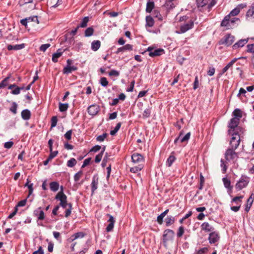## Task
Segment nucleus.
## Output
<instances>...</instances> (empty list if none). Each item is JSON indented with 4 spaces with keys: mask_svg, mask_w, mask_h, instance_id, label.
I'll list each match as a JSON object with an SVG mask.
<instances>
[{
    "mask_svg": "<svg viewBox=\"0 0 254 254\" xmlns=\"http://www.w3.org/2000/svg\"><path fill=\"white\" fill-rule=\"evenodd\" d=\"M238 21H240L239 18L237 17L231 18L230 15H227L222 21L220 26L226 27L227 29H232L235 26V23Z\"/></svg>",
    "mask_w": 254,
    "mask_h": 254,
    "instance_id": "nucleus-1",
    "label": "nucleus"
},
{
    "mask_svg": "<svg viewBox=\"0 0 254 254\" xmlns=\"http://www.w3.org/2000/svg\"><path fill=\"white\" fill-rule=\"evenodd\" d=\"M250 181V177L246 175H242L240 180L237 182L235 185L236 190L237 191L242 190L247 187Z\"/></svg>",
    "mask_w": 254,
    "mask_h": 254,
    "instance_id": "nucleus-2",
    "label": "nucleus"
},
{
    "mask_svg": "<svg viewBox=\"0 0 254 254\" xmlns=\"http://www.w3.org/2000/svg\"><path fill=\"white\" fill-rule=\"evenodd\" d=\"M33 216L37 218V222L38 226H43L42 222L39 223L45 219L46 216L41 207H39L33 211Z\"/></svg>",
    "mask_w": 254,
    "mask_h": 254,
    "instance_id": "nucleus-3",
    "label": "nucleus"
},
{
    "mask_svg": "<svg viewBox=\"0 0 254 254\" xmlns=\"http://www.w3.org/2000/svg\"><path fill=\"white\" fill-rule=\"evenodd\" d=\"M235 39V36L232 35L231 34H227L219 41L218 44L229 47L234 43Z\"/></svg>",
    "mask_w": 254,
    "mask_h": 254,
    "instance_id": "nucleus-4",
    "label": "nucleus"
},
{
    "mask_svg": "<svg viewBox=\"0 0 254 254\" xmlns=\"http://www.w3.org/2000/svg\"><path fill=\"white\" fill-rule=\"evenodd\" d=\"M175 232L173 230L169 229H165L162 236V242L164 245L169 241H172L174 239Z\"/></svg>",
    "mask_w": 254,
    "mask_h": 254,
    "instance_id": "nucleus-5",
    "label": "nucleus"
},
{
    "mask_svg": "<svg viewBox=\"0 0 254 254\" xmlns=\"http://www.w3.org/2000/svg\"><path fill=\"white\" fill-rule=\"evenodd\" d=\"M184 134V130H182L177 137L174 140V143L175 144H177L179 142L181 143H187L189 141L190 136V132H188L183 137V135Z\"/></svg>",
    "mask_w": 254,
    "mask_h": 254,
    "instance_id": "nucleus-6",
    "label": "nucleus"
},
{
    "mask_svg": "<svg viewBox=\"0 0 254 254\" xmlns=\"http://www.w3.org/2000/svg\"><path fill=\"white\" fill-rule=\"evenodd\" d=\"M235 149L228 148L225 153V158L228 161H233L238 157V154L235 151Z\"/></svg>",
    "mask_w": 254,
    "mask_h": 254,
    "instance_id": "nucleus-7",
    "label": "nucleus"
},
{
    "mask_svg": "<svg viewBox=\"0 0 254 254\" xmlns=\"http://www.w3.org/2000/svg\"><path fill=\"white\" fill-rule=\"evenodd\" d=\"M243 197V195H241L239 196H235L232 199L231 203L234 202L237 205V206H231V209L232 211L237 212L240 210L242 203V199Z\"/></svg>",
    "mask_w": 254,
    "mask_h": 254,
    "instance_id": "nucleus-8",
    "label": "nucleus"
},
{
    "mask_svg": "<svg viewBox=\"0 0 254 254\" xmlns=\"http://www.w3.org/2000/svg\"><path fill=\"white\" fill-rule=\"evenodd\" d=\"M245 130L244 128L238 125L235 129H229L228 130V133L230 135L237 137L240 136L241 137V135L244 134Z\"/></svg>",
    "mask_w": 254,
    "mask_h": 254,
    "instance_id": "nucleus-9",
    "label": "nucleus"
},
{
    "mask_svg": "<svg viewBox=\"0 0 254 254\" xmlns=\"http://www.w3.org/2000/svg\"><path fill=\"white\" fill-rule=\"evenodd\" d=\"M131 160L133 163L138 165H144L145 160L143 156L138 153H134L131 155Z\"/></svg>",
    "mask_w": 254,
    "mask_h": 254,
    "instance_id": "nucleus-10",
    "label": "nucleus"
},
{
    "mask_svg": "<svg viewBox=\"0 0 254 254\" xmlns=\"http://www.w3.org/2000/svg\"><path fill=\"white\" fill-rule=\"evenodd\" d=\"M220 238L219 233L213 231L209 233L208 240L210 244H214L219 241Z\"/></svg>",
    "mask_w": 254,
    "mask_h": 254,
    "instance_id": "nucleus-11",
    "label": "nucleus"
},
{
    "mask_svg": "<svg viewBox=\"0 0 254 254\" xmlns=\"http://www.w3.org/2000/svg\"><path fill=\"white\" fill-rule=\"evenodd\" d=\"M194 25V22L192 20H190L188 23L184 24L181 25L180 28V32L177 31V33H184L190 29L193 28Z\"/></svg>",
    "mask_w": 254,
    "mask_h": 254,
    "instance_id": "nucleus-12",
    "label": "nucleus"
},
{
    "mask_svg": "<svg viewBox=\"0 0 254 254\" xmlns=\"http://www.w3.org/2000/svg\"><path fill=\"white\" fill-rule=\"evenodd\" d=\"M246 57H242L239 58H234L231 62H230L222 70L221 72L219 74V76L222 75L224 73H225L229 68L232 67V66L238 60V59H246Z\"/></svg>",
    "mask_w": 254,
    "mask_h": 254,
    "instance_id": "nucleus-13",
    "label": "nucleus"
},
{
    "mask_svg": "<svg viewBox=\"0 0 254 254\" xmlns=\"http://www.w3.org/2000/svg\"><path fill=\"white\" fill-rule=\"evenodd\" d=\"M100 111L99 106L94 104L90 105L87 108L88 113L92 116L96 115Z\"/></svg>",
    "mask_w": 254,
    "mask_h": 254,
    "instance_id": "nucleus-14",
    "label": "nucleus"
},
{
    "mask_svg": "<svg viewBox=\"0 0 254 254\" xmlns=\"http://www.w3.org/2000/svg\"><path fill=\"white\" fill-rule=\"evenodd\" d=\"M240 141L241 137L240 136L237 137L232 136L230 142V148L236 150L239 146Z\"/></svg>",
    "mask_w": 254,
    "mask_h": 254,
    "instance_id": "nucleus-15",
    "label": "nucleus"
},
{
    "mask_svg": "<svg viewBox=\"0 0 254 254\" xmlns=\"http://www.w3.org/2000/svg\"><path fill=\"white\" fill-rule=\"evenodd\" d=\"M107 216L109 217L108 222H109V224L107 225L106 230L107 232H110L112 231L113 230L114 224L115 223V220L114 217L110 214H107Z\"/></svg>",
    "mask_w": 254,
    "mask_h": 254,
    "instance_id": "nucleus-16",
    "label": "nucleus"
},
{
    "mask_svg": "<svg viewBox=\"0 0 254 254\" xmlns=\"http://www.w3.org/2000/svg\"><path fill=\"white\" fill-rule=\"evenodd\" d=\"M247 6L246 3H241L238 4L234 9H233L228 15L235 16L237 15L240 12V10Z\"/></svg>",
    "mask_w": 254,
    "mask_h": 254,
    "instance_id": "nucleus-17",
    "label": "nucleus"
},
{
    "mask_svg": "<svg viewBox=\"0 0 254 254\" xmlns=\"http://www.w3.org/2000/svg\"><path fill=\"white\" fill-rule=\"evenodd\" d=\"M98 175L97 174H95L92 178V181L91 184L92 195L94 193L95 191L98 188Z\"/></svg>",
    "mask_w": 254,
    "mask_h": 254,
    "instance_id": "nucleus-18",
    "label": "nucleus"
},
{
    "mask_svg": "<svg viewBox=\"0 0 254 254\" xmlns=\"http://www.w3.org/2000/svg\"><path fill=\"white\" fill-rule=\"evenodd\" d=\"M249 39H242L239 40L232 47L233 50H237L244 47L248 42Z\"/></svg>",
    "mask_w": 254,
    "mask_h": 254,
    "instance_id": "nucleus-19",
    "label": "nucleus"
},
{
    "mask_svg": "<svg viewBox=\"0 0 254 254\" xmlns=\"http://www.w3.org/2000/svg\"><path fill=\"white\" fill-rule=\"evenodd\" d=\"M240 123V120L239 119L236 118H232L228 124V127L230 128L229 129H233L236 128L237 126L239 125Z\"/></svg>",
    "mask_w": 254,
    "mask_h": 254,
    "instance_id": "nucleus-20",
    "label": "nucleus"
},
{
    "mask_svg": "<svg viewBox=\"0 0 254 254\" xmlns=\"http://www.w3.org/2000/svg\"><path fill=\"white\" fill-rule=\"evenodd\" d=\"M254 200V193H252L249 198L247 200V204L246 205V207L245 210L246 212H248L250 208L252 205V204Z\"/></svg>",
    "mask_w": 254,
    "mask_h": 254,
    "instance_id": "nucleus-21",
    "label": "nucleus"
},
{
    "mask_svg": "<svg viewBox=\"0 0 254 254\" xmlns=\"http://www.w3.org/2000/svg\"><path fill=\"white\" fill-rule=\"evenodd\" d=\"M202 231L206 232H211L214 230V227L211 226L208 222H203L200 226Z\"/></svg>",
    "mask_w": 254,
    "mask_h": 254,
    "instance_id": "nucleus-22",
    "label": "nucleus"
},
{
    "mask_svg": "<svg viewBox=\"0 0 254 254\" xmlns=\"http://www.w3.org/2000/svg\"><path fill=\"white\" fill-rule=\"evenodd\" d=\"M165 52L164 49L161 48H158L154 49L152 52L149 53L148 55L151 57H155L160 56L162 54H164Z\"/></svg>",
    "mask_w": 254,
    "mask_h": 254,
    "instance_id": "nucleus-23",
    "label": "nucleus"
},
{
    "mask_svg": "<svg viewBox=\"0 0 254 254\" xmlns=\"http://www.w3.org/2000/svg\"><path fill=\"white\" fill-rule=\"evenodd\" d=\"M132 49L133 46L132 45L127 44L123 47L119 48L115 53L116 54H118L120 52H124L126 51H132Z\"/></svg>",
    "mask_w": 254,
    "mask_h": 254,
    "instance_id": "nucleus-24",
    "label": "nucleus"
},
{
    "mask_svg": "<svg viewBox=\"0 0 254 254\" xmlns=\"http://www.w3.org/2000/svg\"><path fill=\"white\" fill-rule=\"evenodd\" d=\"M25 46V44H17L15 45H8L7 49L8 51L14 50L17 51L23 49Z\"/></svg>",
    "mask_w": 254,
    "mask_h": 254,
    "instance_id": "nucleus-25",
    "label": "nucleus"
},
{
    "mask_svg": "<svg viewBox=\"0 0 254 254\" xmlns=\"http://www.w3.org/2000/svg\"><path fill=\"white\" fill-rule=\"evenodd\" d=\"M63 52L64 51H63L61 49H59L56 53L53 54L52 58V61L54 63H57L58 58L62 56Z\"/></svg>",
    "mask_w": 254,
    "mask_h": 254,
    "instance_id": "nucleus-26",
    "label": "nucleus"
},
{
    "mask_svg": "<svg viewBox=\"0 0 254 254\" xmlns=\"http://www.w3.org/2000/svg\"><path fill=\"white\" fill-rule=\"evenodd\" d=\"M21 117L24 120H28L30 119L31 114L28 109H24L22 111L21 113Z\"/></svg>",
    "mask_w": 254,
    "mask_h": 254,
    "instance_id": "nucleus-27",
    "label": "nucleus"
},
{
    "mask_svg": "<svg viewBox=\"0 0 254 254\" xmlns=\"http://www.w3.org/2000/svg\"><path fill=\"white\" fill-rule=\"evenodd\" d=\"M78 69L77 66H65L63 70L64 74H68L71 73L72 71H76Z\"/></svg>",
    "mask_w": 254,
    "mask_h": 254,
    "instance_id": "nucleus-28",
    "label": "nucleus"
},
{
    "mask_svg": "<svg viewBox=\"0 0 254 254\" xmlns=\"http://www.w3.org/2000/svg\"><path fill=\"white\" fill-rule=\"evenodd\" d=\"M155 7L154 2L151 0H147L146 7V12L147 13H151L153 9Z\"/></svg>",
    "mask_w": 254,
    "mask_h": 254,
    "instance_id": "nucleus-29",
    "label": "nucleus"
},
{
    "mask_svg": "<svg viewBox=\"0 0 254 254\" xmlns=\"http://www.w3.org/2000/svg\"><path fill=\"white\" fill-rule=\"evenodd\" d=\"M11 76V74L9 73L8 74L7 76L4 78L0 82V89H2L6 87L8 85V81L9 79Z\"/></svg>",
    "mask_w": 254,
    "mask_h": 254,
    "instance_id": "nucleus-30",
    "label": "nucleus"
},
{
    "mask_svg": "<svg viewBox=\"0 0 254 254\" xmlns=\"http://www.w3.org/2000/svg\"><path fill=\"white\" fill-rule=\"evenodd\" d=\"M174 152H172L166 161V165L170 167L176 160V157L174 155Z\"/></svg>",
    "mask_w": 254,
    "mask_h": 254,
    "instance_id": "nucleus-31",
    "label": "nucleus"
},
{
    "mask_svg": "<svg viewBox=\"0 0 254 254\" xmlns=\"http://www.w3.org/2000/svg\"><path fill=\"white\" fill-rule=\"evenodd\" d=\"M86 233L83 232H79L73 234L70 238L71 241H73L74 240L78 239V238H83L85 236H86Z\"/></svg>",
    "mask_w": 254,
    "mask_h": 254,
    "instance_id": "nucleus-32",
    "label": "nucleus"
},
{
    "mask_svg": "<svg viewBox=\"0 0 254 254\" xmlns=\"http://www.w3.org/2000/svg\"><path fill=\"white\" fill-rule=\"evenodd\" d=\"M166 226L167 227L173 225L175 222V218L172 216H167L165 219Z\"/></svg>",
    "mask_w": 254,
    "mask_h": 254,
    "instance_id": "nucleus-33",
    "label": "nucleus"
},
{
    "mask_svg": "<svg viewBox=\"0 0 254 254\" xmlns=\"http://www.w3.org/2000/svg\"><path fill=\"white\" fill-rule=\"evenodd\" d=\"M146 20V27H151L154 25V20L153 17L150 15H148L146 16L145 18Z\"/></svg>",
    "mask_w": 254,
    "mask_h": 254,
    "instance_id": "nucleus-34",
    "label": "nucleus"
},
{
    "mask_svg": "<svg viewBox=\"0 0 254 254\" xmlns=\"http://www.w3.org/2000/svg\"><path fill=\"white\" fill-rule=\"evenodd\" d=\"M55 199H56L57 200H59L60 201V203L59 204L60 206H63L64 205H66V206L68 205V203H67L66 196L59 197H55Z\"/></svg>",
    "mask_w": 254,
    "mask_h": 254,
    "instance_id": "nucleus-35",
    "label": "nucleus"
},
{
    "mask_svg": "<svg viewBox=\"0 0 254 254\" xmlns=\"http://www.w3.org/2000/svg\"><path fill=\"white\" fill-rule=\"evenodd\" d=\"M101 46V42L99 40H94L91 43V49L94 51H97Z\"/></svg>",
    "mask_w": 254,
    "mask_h": 254,
    "instance_id": "nucleus-36",
    "label": "nucleus"
},
{
    "mask_svg": "<svg viewBox=\"0 0 254 254\" xmlns=\"http://www.w3.org/2000/svg\"><path fill=\"white\" fill-rule=\"evenodd\" d=\"M50 188L53 191H57L60 187L59 183L57 182H52L50 183Z\"/></svg>",
    "mask_w": 254,
    "mask_h": 254,
    "instance_id": "nucleus-37",
    "label": "nucleus"
},
{
    "mask_svg": "<svg viewBox=\"0 0 254 254\" xmlns=\"http://www.w3.org/2000/svg\"><path fill=\"white\" fill-rule=\"evenodd\" d=\"M89 21V18L88 16H85L84 17L80 24H79L78 25H77V28H85L87 26L88 22Z\"/></svg>",
    "mask_w": 254,
    "mask_h": 254,
    "instance_id": "nucleus-38",
    "label": "nucleus"
},
{
    "mask_svg": "<svg viewBox=\"0 0 254 254\" xmlns=\"http://www.w3.org/2000/svg\"><path fill=\"white\" fill-rule=\"evenodd\" d=\"M144 167V165L140 164L137 166L131 167L130 168V172L133 173H136L141 171Z\"/></svg>",
    "mask_w": 254,
    "mask_h": 254,
    "instance_id": "nucleus-39",
    "label": "nucleus"
},
{
    "mask_svg": "<svg viewBox=\"0 0 254 254\" xmlns=\"http://www.w3.org/2000/svg\"><path fill=\"white\" fill-rule=\"evenodd\" d=\"M224 185L225 187L228 190H231L233 188V187L231 185V181L229 179L225 177L222 179Z\"/></svg>",
    "mask_w": 254,
    "mask_h": 254,
    "instance_id": "nucleus-40",
    "label": "nucleus"
},
{
    "mask_svg": "<svg viewBox=\"0 0 254 254\" xmlns=\"http://www.w3.org/2000/svg\"><path fill=\"white\" fill-rule=\"evenodd\" d=\"M209 0H196V4L198 8L207 6Z\"/></svg>",
    "mask_w": 254,
    "mask_h": 254,
    "instance_id": "nucleus-41",
    "label": "nucleus"
},
{
    "mask_svg": "<svg viewBox=\"0 0 254 254\" xmlns=\"http://www.w3.org/2000/svg\"><path fill=\"white\" fill-rule=\"evenodd\" d=\"M246 52L252 54V59H254V43L247 45Z\"/></svg>",
    "mask_w": 254,
    "mask_h": 254,
    "instance_id": "nucleus-42",
    "label": "nucleus"
},
{
    "mask_svg": "<svg viewBox=\"0 0 254 254\" xmlns=\"http://www.w3.org/2000/svg\"><path fill=\"white\" fill-rule=\"evenodd\" d=\"M69 107V105L68 103H59V111L61 112H64L67 111L68 108Z\"/></svg>",
    "mask_w": 254,
    "mask_h": 254,
    "instance_id": "nucleus-43",
    "label": "nucleus"
},
{
    "mask_svg": "<svg viewBox=\"0 0 254 254\" xmlns=\"http://www.w3.org/2000/svg\"><path fill=\"white\" fill-rule=\"evenodd\" d=\"M185 233V228L183 226H181L179 227L177 232V237L178 238H181L182 237L183 235Z\"/></svg>",
    "mask_w": 254,
    "mask_h": 254,
    "instance_id": "nucleus-44",
    "label": "nucleus"
},
{
    "mask_svg": "<svg viewBox=\"0 0 254 254\" xmlns=\"http://www.w3.org/2000/svg\"><path fill=\"white\" fill-rule=\"evenodd\" d=\"M94 32V29L93 27H88L85 31V36L90 37L93 35Z\"/></svg>",
    "mask_w": 254,
    "mask_h": 254,
    "instance_id": "nucleus-45",
    "label": "nucleus"
},
{
    "mask_svg": "<svg viewBox=\"0 0 254 254\" xmlns=\"http://www.w3.org/2000/svg\"><path fill=\"white\" fill-rule=\"evenodd\" d=\"M233 115L234 116V118H236L237 119H239V120L242 117V111L239 109H236L233 113Z\"/></svg>",
    "mask_w": 254,
    "mask_h": 254,
    "instance_id": "nucleus-46",
    "label": "nucleus"
},
{
    "mask_svg": "<svg viewBox=\"0 0 254 254\" xmlns=\"http://www.w3.org/2000/svg\"><path fill=\"white\" fill-rule=\"evenodd\" d=\"M77 164L76 160L74 158H71L67 162V166L70 168L73 167Z\"/></svg>",
    "mask_w": 254,
    "mask_h": 254,
    "instance_id": "nucleus-47",
    "label": "nucleus"
},
{
    "mask_svg": "<svg viewBox=\"0 0 254 254\" xmlns=\"http://www.w3.org/2000/svg\"><path fill=\"white\" fill-rule=\"evenodd\" d=\"M111 154L108 152H106L105 154V156L103 158V161L102 162V167H105L107 165V163L109 159V157H110Z\"/></svg>",
    "mask_w": 254,
    "mask_h": 254,
    "instance_id": "nucleus-48",
    "label": "nucleus"
},
{
    "mask_svg": "<svg viewBox=\"0 0 254 254\" xmlns=\"http://www.w3.org/2000/svg\"><path fill=\"white\" fill-rule=\"evenodd\" d=\"M164 6L168 10L173 9L175 7L174 4L172 2V1H166Z\"/></svg>",
    "mask_w": 254,
    "mask_h": 254,
    "instance_id": "nucleus-49",
    "label": "nucleus"
},
{
    "mask_svg": "<svg viewBox=\"0 0 254 254\" xmlns=\"http://www.w3.org/2000/svg\"><path fill=\"white\" fill-rule=\"evenodd\" d=\"M152 15L154 17L157 18L159 20H162V16L161 15L160 11L157 9H154L153 11Z\"/></svg>",
    "mask_w": 254,
    "mask_h": 254,
    "instance_id": "nucleus-50",
    "label": "nucleus"
},
{
    "mask_svg": "<svg viewBox=\"0 0 254 254\" xmlns=\"http://www.w3.org/2000/svg\"><path fill=\"white\" fill-rule=\"evenodd\" d=\"M246 15L248 17L254 18V5H252L251 8L248 10Z\"/></svg>",
    "mask_w": 254,
    "mask_h": 254,
    "instance_id": "nucleus-51",
    "label": "nucleus"
},
{
    "mask_svg": "<svg viewBox=\"0 0 254 254\" xmlns=\"http://www.w3.org/2000/svg\"><path fill=\"white\" fill-rule=\"evenodd\" d=\"M205 182V179L202 173L200 174V184L199 186L198 187V190H201L203 189L204 184Z\"/></svg>",
    "mask_w": 254,
    "mask_h": 254,
    "instance_id": "nucleus-52",
    "label": "nucleus"
},
{
    "mask_svg": "<svg viewBox=\"0 0 254 254\" xmlns=\"http://www.w3.org/2000/svg\"><path fill=\"white\" fill-rule=\"evenodd\" d=\"M100 83L103 87H106L109 84V82L105 77H102L100 79Z\"/></svg>",
    "mask_w": 254,
    "mask_h": 254,
    "instance_id": "nucleus-53",
    "label": "nucleus"
},
{
    "mask_svg": "<svg viewBox=\"0 0 254 254\" xmlns=\"http://www.w3.org/2000/svg\"><path fill=\"white\" fill-rule=\"evenodd\" d=\"M17 105L15 102H13L12 103V105L11 107L9 109V110L13 114H16L17 113Z\"/></svg>",
    "mask_w": 254,
    "mask_h": 254,
    "instance_id": "nucleus-54",
    "label": "nucleus"
},
{
    "mask_svg": "<svg viewBox=\"0 0 254 254\" xmlns=\"http://www.w3.org/2000/svg\"><path fill=\"white\" fill-rule=\"evenodd\" d=\"M83 175V172L82 170H80L77 173L75 174L74 175V180L75 182H78L80 178L81 177V176Z\"/></svg>",
    "mask_w": 254,
    "mask_h": 254,
    "instance_id": "nucleus-55",
    "label": "nucleus"
},
{
    "mask_svg": "<svg viewBox=\"0 0 254 254\" xmlns=\"http://www.w3.org/2000/svg\"><path fill=\"white\" fill-rule=\"evenodd\" d=\"M50 154L48 157V160H51L52 159H53L54 158H55L58 154L59 152L58 151L56 150V151H53V150H51V151H50Z\"/></svg>",
    "mask_w": 254,
    "mask_h": 254,
    "instance_id": "nucleus-56",
    "label": "nucleus"
},
{
    "mask_svg": "<svg viewBox=\"0 0 254 254\" xmlns=\"http://www.w3.org/2000/svg\"><path fill=\"white\" fill-rule=\"evenodd\" d=\"M72 133V130L70 129L66 131V132L64 134V138L68 141L71 140V135Z\"/></svg>",
    "mask_w": 254,
    "mask_h": 254,
    "instance_id": "nucleus-57",
    "label": "nucleus"
},
{
    "mask_svg": "<svg viewBox=\"0 0 254 254\" xmlns=\"http://www.w3.org/2000/svg\"><path fill=\"white\" fill-rule=\"evenodd\" d=\"M108 135V133H104L103 134L98 136L96 138V140L100 142L103 141Z\"/></svg>",
    "mask_w": 254,
    "mask_h": 254,
    "instance_id": "nucleus-58",
    "label": "nucleus"
},
{
    "mask_svg": "<svg viewBox=\"0 0 254 254\" xmlns=\"http://www.w3.org/2000/svg\"><path fill=\"white\" fill-rule=\"evenodd\" d=\"M27 18H28V20L29 21V22H35L37 24L39 23V21L38 19V16L36 15L30 16V17H27Z\"/></svg>",
    "mask_w": 254,
    "mask_h": 254,
    "instance_id": "nucleus-59",
    "label": "nucleus"
},
{
    "mask_svg": "<svg viewBox=\"0 0 254 254\" xmlns=\"http://www.w3.org/2000/svg\"><path fill=\"white\" fill-rule=\"evenodd\" d=\"M58 118L56 116H54L51 119V128L55 127L57 126Z\"/></svg>",
    "mask_w": 254,
    "mask_h": 254,
    "instance_id": "nucleus-60",
    "label": "nucleus"
},
{
    "mask_svg": "<svg viewBox=\"0 0 254 254\" xmlns=\"http://www.w3.org/2000/svg\"><path fill=\"white\" fill-rule=\"evenodd\" d=\"M208 251V248L204 247L200 249L197 252L196 254H206Z\"/></svg>",
    "mask_w": 254,
    "mask_h": 254,
    "instance_id": "nucleus-61",
    "label": "nucleus"
},
{
    "mask_svg": "<svg viewBox=\"0 0 254 254\" xmlns=\"http://www.w3.org/2000/svg\"><path fill=\"white\" fill-rule=\"evenodd\" d=\"M64 188L63 186L60 187V191L56 194L55 197L66 196L64 192Z\"/></svg>",
    "mask_w": 254,
    "mask_h": 254,
    "instance_id": "nucleus-62",
    "label": "nucleus"
},
{
    "mask_svg": "<svg viewBox=\"0 0 254 254\" xmlns=\"http://www.w3.org/2000/svg\"><path fill=\"white\" fill-rule=\"evenodd\" d=\"M151 114V110L149 108L146 109L143 113V117L144 118H149Z\"/></svg>",
    "mask_w": 254,
    "mask_h": 254,
    "instance_id": "nucleus-63",
    "label": "nucleus"
},
{
    "mask_svg": "<svg viewBox=\"0 0 254 254\" xmlns=\"http://www.w3.org/2000/svg\"><path fill=\"white\" fill-rule=\"evenodd\" d=\"M216 0H212L206 6V9L208 12H209L212 7L216 4Z\"/></svg>",
    "mask_w": 254,
    "mask_h": 254,
    "instance_id": "nucleus-64",
    "label": "nucleus"
}]
</instances>
